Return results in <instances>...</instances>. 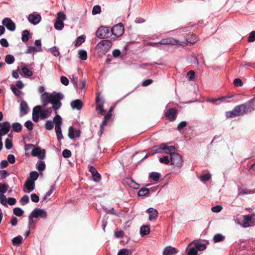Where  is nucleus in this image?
I'll use <instances>...</instances> for the list:
<instances>
[{
    "label": "nucleus",
    "instance_id": "nucleus-1",
    "mask_svg": "<svg viewBox=\"0 0 255 255\" xmlns=\"http://www.w3.org/2000/svg\"><path fill=\"white\" fill-rule=\"evenodd\" d=\"M64 97L63 95L60 93L53 92L48 93L45 92L41 96V99L43 106H46L48 103L52 104V108L57 113L56 111L62 106L60 100Z\"/></svg>",
    "mask_w": 255,
    "mask_h": 255
},
{
    "label": "nucleus",
    "instance_id": "nucleus-2",
    "mask_svg": "<svg viewBox=\"0 0 255 255\" xmlns=\"http://www.w3.org/2000/svg\"><path fill=\"white\" fill-rule=\"evenodd\" d=\"M248 105L242 104L237 106L231 111L227 112L226 116L227 118H232L246 114L248 112Z\"/></svg>",
    "mask_w": 255,
    "mask_h": 255
},
{
    "label": "nucleus",
    "instance_id": "nucleus-3",
    "mask_svg": "<svg viewBox=\"0 0 255 255\" xmlns=\"http://www.w3.org/2000/svg\"><path fill=\"white\" fill-rule=\"evenodd\" d=\"M54 122L55 125V130L58 140H60L63 138L62 134L61 126L62 124L61 117L59 115H56L53 118Z\"/></svg>",
    "mask_w": 255,
    "mask_h": 255
},
{
    "label": "nucleus",
    "instance_id": "nucleus-4",
    "mask_svg": "<svg viewBox=\"0 0 255 255\" xmlns=\"http://www.w3.org/2000/svg\"><path fill=\"white\" fill-rule=\"evenodd\" d=\"M241 225L244 228H248L255 225V214H252L244 215Z\"/></svg>",
    "mask_w": 255,
    "mask_h": 255
},
{
    "label": "nucleus",
    "instance_id": "nucleus-5",
    "mask_svg": "<svg viewBox=\"0 0 255 255\" xmlns=\"http://www.w3.org/2000/svg\"><path fill=\"white\" fill-rule=\"evenodd\" d=\"M66 15L62 12H59L57 14V17L54 23V27L56 29L60 30L64 27L63 21L66 19Z\"/></svg>",
    "mask_w": 255,
    "mask_h": 255
},
{
    "label": "nucleus",
    "instance_id": "nucleus-6",
    "mask_svg": "<svg viewBox=\"0 0 255 255\" xmlns=\"http://www.w3.org/2000/svg\"><path fill=\"white\" fill-rule=\"evenodd\" d=\"M112 46V42L109 40H103L98 43L97 49L103 52H107Z\"/></svg>",
    "mask_w": 255,
    "mask_h": 255
},
{
    "label": "nucleus",
    "instance_id": "nucleus-7",
    "mask_svg": "<svg viewBox=\"0 0 255 255\" xmlns=\"http://www.w3.org/2000/svg\"><path fill=\"white\" fill-rule=\"evenodd\" d=\"M96 36L101 39H105L111 36V31L108 27L101 26L96 31Z\"/></svg>",
    "mask_w": 255,
    "mask_h": 255
},
{
    "label": "nucleus",
    "instance_id": "nucleus-8",
    "mask_svg": "<svg viewBox=\"0 0 255 255\" xmlns=\"http://www.w3.org/2000/svg\"><path fill=\"white\" fill-rule=\"evenodd\" d=\"M171 164L175 167H180L182 165V159L181 155L178 153H173L170 156Z\"/></svg>",
    "mask_w": 255,
    "mask_h": 255
},
{
    "label": "nucleus",
    "instance_id": "nucleus-9",
    "mask_svg": "<svg viewBox=\"0 0 255 255\" xmlns=\"http://www.w3.org/2000/svg\"><path fill=\"white\" fill-rule=\"evenodd\" d=\"M159 43L161 45H181L185 46L186 45L185 42H180L177 40L172 38L169 37L167 38L162 39L160 41H159Z\"/></svg>",
    "mask_w": 255,
    "mask_h": 255
},
{
    "label": "nucleus",
    "instance_id": "nucleus-10",
    "mask_svg": "<svg viewBox=\"0 0 255 255\" xmlns=\"http://www.w3.org/2000/svg\"><path fill=\"white\" fill-rule=\"evenodd\" d=\"M124 32V27L122 23H119L115 25L111 29V35H114L117 37H120L122 35Z\"/></svg>",
    "mask_w": 255,
    "mask_h": 255
},
{
    "label": "nucleus",
    "instance_id": "nucleus-11",
    "mask_svg": "<svg viewBox=\"0 0 255 255\" xmlns=\"http://www.w3.org/2000/svg\"><path fill=\"white\" fill-rule=\"evenodd\" d=\"M45 150L41 149L39 147H34L32 150L31 154L33 156H37L39 159H43L45 157Z\"/></svg>",
    "mask_w": 255,
    "mask_h": 255
},
{
    "label": "nucleus",
    "instance_id": "nucleus-12",
    "mask_svg": "<svg viewBox=\"0 0 255 255\" xmlns=\"http://www.w3.org/2000/svg\"><path fill=\"white\" fill-rule=\"evenodd\" d=\"M2 24L11 31H13L15 29V24L10 18H4L2 20Z\"/></svg>",
    "mask_w": 255,
    "mask_h": 255
},
{
    "label": "nucleus",
    "instance_id": "nucleus-13",
    "mask_svg": "<svg viewBox=\"0 0 255 255\" xmlns=\"http://www.w3.org/2000/svg\"><path fill=\"white\" fill-rule=\"evenodd\" d=\"M31 216L34 218L40 217L45 219L47 217V213L43 209L36 208L31 212Z\"/></svg>",
    "mask_w": 255,
    "mask_h": 255
},
{
    "label": "nucleus",
    "instance_id": "nucleus-14",
    "mask_svg": "<svg viewBox=\"0 0 255 255\" xmlns=\"http://www.w3.org/2000/svg\"><path fill=\"white\" fill-rule=\"evenodd\" d=\"M10 128V125L8 122H5L1 124L0 127V137L7 134Z\"/></svg>",
    "mask_w": 255,
    "mask_h": 255
},
{
    "label": "nucleus",
    "instance_id": "nucleus-15",
    "mask_svg": "<svg viewBox=\"0 0 255 255\" xmlns=\"http://www.w3.org/2000/svg\"><path fill=\"white\" fill-rule=\"evenodd\" d=\"M41 17L40 14L33 13L29 15L28 20L30 23L33 24H37L41 20Z\"/></svg>",
    "mask_w": 255,
    "mask_h": 255
},
{
    "label": "nucleus",
    "instance_id": "nucleus-16",
    "mask_svg": "<svg viewBox=\"0 0 255 255\" xmlns=\"http://www.w3.org/2000/svg\"><path fill=\"white\" fill-rule=\"evenodd\" d=\"M89 170L92 175L93 180L95 182H99L101 178V175L98 172L96 168L93 166H90L89 167Z\"/></svg>",
    "mask_w": 255,
    "mask_h": 255
},
{
    "label": "nucleus",
    "instance_id": "nucleus-17",
    "mask_svg": "<svg viewBox=\"0 0 255 255\" xmlns=\"http://www.w3.org/2000/svg\"><path fill=\"white\" fill-rule=\"evenodd\" d=\"M80 135V130L75 129L72 127H70L68 130V136L70 139H74L75 137H79Z\"/></svg>",
    "mask_w": 255,
    "mask_h": 255
},
{
    "label": "nucleus",
    "instance_id": "nucleus-18",
    "mask_svg": "<svg viewBox=\"0 0 255 255\" xmlns=\"http://www.w3.org/2000/svg\"><path fill=\"white\" fill-rule=\"evenodd\" d=\"M146 212L149 214V220L150 221H154L156 220L158 212L156 209L153 208H150L146 210Z\"/></svg>",
    "mask_w": 255,
    "mask_h": 255
},
{
    "label": "nucleus",
    "instance_id": "nucleus-19",
    "mask_svg": "<svg viewBox=\"0 0 255 255\" xmlns=\"http://www.w3.org/2000/svg\"><path fill=\"white\" fill-rule=\"evenodd\" d=\"M162 149L163 152L165 153L169 154L171 155V154L176 153V148L174 146H169L166 143H162Z\"/></svg>",
    "mask_w": 255,
    "mask_h": 255
},
{
    "label": "nucleus",
    "instance_id": "nucleus-20",
    "mask_svg": "<svg viewBox=\"0 0 255 255\" xmlns=\"http://www.w3.org/2000/svg\"><path fill=\"white\" fill-rule=\"evenodd\" d=\"M176 114L177 111L173 108H171L167 110L165 116L170 121H173L176 117Z\"/></svg>",
    "mask_w": 255,
    "mask_h": 255
},
{
    "label": "nucleus",
    "instance_id": "nucleus-21",
    "mask_svg": "<svg viewBox=\"0 0 255 255\" xmlns=\"http://www.w3.org/2000/svg\"><path fill=\"white\" fill-rule=\"evenodd\" d=\"M28 111V107L27 103L22 100L20 104V116L21 117L26 115Z\"/></svg>",
    "mask_w": 255,
    "mask_h": 255
},
{
    "label": "nucleus",
    "instance_id": "nucleus-22",
    "mask_svg": "<svg viewBox=\"0 0 255 255\" xmlns=\"http://www.w3.org/2000/svg\"><path fill=\"white\" fill-rule=\"evenodd\" d=\"M83 105L82 102L79 99L73 100L70 103V106L73 110H80L82 108Z\"/></svg>",
    "mask_w": 255,
    "mask_h": 255
},
{
    "label": "nucleus",
    "instance_id": "nucleus-23",
    "mask_svg": "<svg viewBox=\"0 0 255 255\" xmlns=\"http://www.w3.org/2000/svg\"><path fill=\"white\" fill-rule=\"evenodd\" d=\"M178 253V251L175 248L171 246L166 247L163 252V255H175Z\"/></svg>",
    "mask_w": 255,
    "mask_h": 255
},
{
    "label": "nucleus",
    "instance_id": "nucleus-24",
    "mask_svg": "<svg viewBox=\"0 0 255 255\" xmlns=\"http://www.w3.org/2000/svg\"><path fill=\"white\" fill-rule=\"evenodd\" d=\"M52 110L51 108L42 110L40 111V117L43 119H46L50 116Z\"/></svg>",
    "mask_w": 255,
    "mask_h": 255
},
{
    "label": "nucleus",
    "instance_id": "nucleus-25",
    "mask_svg": "<svg viewBox=\"0 0 255 255\" xmlns=\"http://www.w3.org/2000/svg\"><path fill=\"white\" fill-rule=\"evenodd\" d=\"M24 186L27 189V191H26L24 190L25 192L30 193L34 189V182L33 181L30 180L29 178L27 179L26 182L25 183Z\"/></svg>",
    "mask_w": 255,
    "mask_h": 255
},
{
    "label": "nucleus",
    "instance_id": "nucleus-26",
    "mask_svg": "<svg viewBox=\"0 0 255 255\" xmlns=\"http://www.w3.org/2000/svg\"><path fill=\"white\" fill-rule=\"evenodd\" d=\"M193 244L194 242H191L189 244L188 246H190ZM194 247L197 249L198 251H202L206 249V246L203 243L197 242L194 243Z\"/></svg>",
    "mask_w": 255,
    "mask_h": 255
},
{
    "label": "nucleus",
    "instance_id": "nucleus-27",
    "mask_svg": "<svg viewBox=\"0 0 255 255\" xmlns=\"http://www.w3.org/2000/svg\"><path fill=\"white\" fill-rule=\"evenodd\" d=\"M150 232V228L148 226L143 225L140 228V235L143 236L149 234Z\"/></svg>",
    "mask_w": 255,
    "mask_h": 255
},
{
    "label": "nucleus",
    "instance_id": "nucleus-28",
    "mask_svg": "<svg viewBox=\"0 0 255 255\" xmlns=\"http://www.w3.org/2000/svg\"><path fill=\"white\" fill-rule=\"evenodd\" d=\"M162 143L159 146H155L153 147V148L149 151V153L153 154L154 153H161L163 152V149H162Z\"/></svg>",
    "mask_w": 255,
    "mask_h": 255
},
{
    "label": "nucleus",
    "instance_id": "nucleus-29",
    "mask_svg": "<svg viewBox=\"0 0 255 255\" xmlns=\"http://www.w3.org/2000/svg\"><path fill=\"white\" fill-rule=\"evenodd\" d=\"M22 237L21 236H18L12 239V243L13 246H18L22 243Z\"/></svg>",
    "mask_w": 255,
    "mask_h": 255
},
{
    "label": "nucleus",
    "instance_id": "nucleus-30",
    "mask_svg": "<svg viewBox=\"0 0 255 255\" xmlns=\"http://www.w3.org/2000/svg\"><path fill=\"white\" fill-rule=\"evenodd\" d=\"M255 193L254 190H251L249 189H240L239 191V194L241 195H247V194H253Z\"/></svg>",
    "mask_w": 255,
    "mask_h": 255
},
{
    "label": "nucleus",
    "instance_id": "nucleus-31",
    "mask_svg": "<svg viewBox=\"0 0 255 255\" xmlns=\"http://www.w3.org/2000/svg\"><path fill=\"white\" fill-rule=\"evenodd\" d=\"M38 108L39 110H40V107L37 106L35 107L33 109V113H32V120L35 122H37L39 120V112H36L35 109L36 108Z\"/></svg>",
    "mask_w": 255,
    "mask_h": 255
},
{
    "label": "nucleus",
    "instance_id": "nucleus-32",
    "mask_svg": "<svg viewBox=\"0 0 255 255\" xmlns=\"http://www.w3.org/2000/svg\"><path fill=\"white\" fill-rule=\"evenodd\" d=\"M22 73L27 77H30L33 75V72L28 69L27 67L24 66L21 68Z\"/></svg>",
    "mask_w": 255,
    "mask_h": 255
},
{
    "label": "nucleus",
    "instance_id": "nucleus-33",
    "mask_svg": "<svg viewBox=\"0 0 255 255\" xmlns=\"http://www.w3.org/2000/svg\"><path fill=\"white\" fill-rule=\"evenodd\" d=\"M79 58L82 60H86L87 58V53L85 50H80L78 51Z\"/></svg>",
    "mask_w": 255,
    "mask_h": 255
},
{
    "label": "nucleus",
    "instance_id": "nucleus-34",
    "mask_svg": "<svg viewBox=\"0 0 255 255\" xmlns=\"http://www.w3.org/2000/svg\"><path fill=\"white\" fill-rule=\"evenodd\" d=\"M127 183L130 187L133 188V189H137L139 187L138 184L136 183L135 181L131 179H128L127 180Z\"/></svg>",
    "mask_w": 255,
    "mask_h": 255
},
{
    "label": "nucleus",
    "instance_id": "nucleus-35",
    "mask_svg": "<svg viewBox=\"0 0 255 255\" xmlns=\"http://www.w3.org/2000/svg\"><path fill=\"white\" fill-rule=\"evenodd\" d=\"M29 32L27 30H25L22 32V41L24 42H26L28 40Z\"/></svg>",
    "mask_w": 255,
    "mask_h": 255
},
{
    "label": "nucleus",
    "instance_id": "nucleus-36",
    "mask_svg": "<svg viewBox=\"0 0 255 255\" xmlns=\"http://www.w3.org/2000/svg\"><path fill=\"white\" fill-rule=\"evenodd\" d=\"M14 60L15 58L14 56L10 54L7 55L5 58V62L8 64H12L14 62Z\"/></svg>",
    "mask_w": 255,
    "mask_h": 255
},
{
    "label": "nucleus",
    "instance_id": "nucleus-37",
    "mask_svg": "<svg viewBox=\"0 0 255 255\" xmlns=\"http://www.w3.org/2000/svg\"><path fill=\"white\" fill-rule=\"evenodd\" d=\"M13 130L15 132H19L21 130L22 126L18 123H14L12 125Z\"/></svg>",
    "mask_w": 255,
    "mask_h": 255
},
{
    "label": "nucleus",
    "instance_id": "nucleus-38",
    "mask_svg": "<svg viewBox=\"0 0 255 255\" xmlns=\"http://www.w3.org/2000/svg\"><path fill=\"white\" fill-rule=\"evenodd\" d=\"M225 239L224 236L220 234H217L214 237L213 240L215 243H218L222 241H223Z\"/></svg>",
    "mask_w": 255,
    "mask_h": 255
},
{
    "label": "nucleus",
    "instance_id": "nucleus-39",
    "mask_svg": "<svg viewBox=\"0 0 255 255\" xmlns=\"http://www.w3.org/2000/svg\"><path fill=\"white\" fill-rule=\"evenodd\" d=\"M36 168L39 171H43L45 168V164L43 161H39L36 164Z\"/></svg>",
    "mask_w": 255,
    "mask_h": 255
},
{
    "label": "nucleus",
    "instance_id": "nucleus-40",
    "mask_svg": "<svg viewBox=\"0 0 255 255\" xmlns=\"http://www.w3.org/2000/svg\"><path fill=\"white\" fill-rule=\"evenodd\" d=\"M149 193V190L147 188H142L138 192V195L139 197H143Z\"/></svg>",
    "mask_w": 255,
    "mask_h": 255
},
{
    "label": "nucleus",
    "instance_id": "nucleus-41",
    "mask_svg": "<svg viewBox=\"0 0 255 255\" xmlns=\"http://www.w3.org/2000/svg\"><path fill=\"white\" fill-rule=\"evenodd\" d=\"M149 177L155 181H157L159 179L160 174L157 172H151L149 175Z\"/></svg>",
    "mask_w": 255,
    "mask_h": 255
},
{
    "label": "nucleus",
    "instance_id": "nucleus-42",
    "mask_svg": "<svg viewBox=\"0 0 255 255\" xmlns=\"http://www.w3.org/2000/svg\"><path fill=\"white\" fill-rule=\"evenodd\" d=\"M112 116L111 114L108 113L104 117V119L102 123V125H101V128H102L103 126H105L107 124V123L108 121L111 119Z\"/></svg>",
    "mask_w": 255,
    "mask_h": 255
},
{
    "label": "nucleus",
    "instance_id": "nucleus-43",
    "mask_svg": "<svg viewBox=\"0 0 255 255\" xmlns=\"http://www.w3.org/2000/svg\"><path fill=\"white\" fill-rule=\"evenodd\" d=\"M13 214L16 216H21L24 212L21 208L19 207H16L13 209Z\"/></svg>",
    "mask_w": 255,
    "mask_h": 255
},
{
    "label": "nucleus",
    "instance_id": "nucleus-44",
    "mask_svg": "<svg viewBox=\"0 0 255 255\" xmlns=\"http://www.w3.org/2000/svg\"><path fill=\"white\" fill-rule=\"evenodd\" d=\"M49 51L53 54L54 56H58L60 54L58 49L56 47H53L49 49Z\"/></svg>",
    "mask_w": 255,
    "mask_h": 255
},
{
    "label": "nucleus",
    "instance_id": "nucleus-45",
    "mask_svg": "<svg viewBox=\"0 0 255 255\" xmlns=\"http://www.w3.org/2000/svg\"><path fill=\"white\" fill-rule=\"evenodd\" d=\"M85 41V38L83 36H79L75 42V45L76 47L80 46Z\"/></svg>",
    "mask_w": 255,
    "mask_h": 255
},
{
    "label": "nucleus",
    "instance_id": "nucleus-46",
    "mask_svg": "<svg viewBox=\"0 0 255 255\" xmlns=\"http://www.w3.org/2000/svg\"><path fill=\"white\" fill-rule=\"evenodd\" d=\"M39 176L38 173L36 171H32L30 173L29 179L34 182Z\"/></svg>",
    "mask_w": 255,
    "mask_h": 255
},
{
    "label": "nucleus",
    "instance_id": "nucleus-47",
    "mask_svg": "<svg viewBox=\"0 0 255 255\" xmlns=\"http://www.w3.org/2000/svg\"><path fill=\"white\" fill-rule=\"evenodd\" d=\"M101 9L100 6L99 5H96L93 8L92 14L93 15L99 14L101 12Z\"/></svg>",
    "mask_w": 255,
    "mask_h": 255
},
{
    "label": "nucleus",
    "instance_id": "nucleus-48",
    "mask_svg": "<svg viewBox=\"0 0 255 255\" xmlns=\"http://www.w3.org/2000/svg\"><path fill=\"white\" fill-rule=\"evenodd\" d=\"M6 198L3 194H0V203L2 205L7 206Z\"/></svg>",
    "mask_w": 255,
    "mask_h": 255
},
{
    "label": "nucleus",
    "instance_id": "nucleus-49",
    "mask_svg": "<svg viewBox=\"0 0 255 255\" xmlns=\"http://www.w3.org/2000/svg\"><path fill=\"white\" fill-rule=\"evenodd\" d=\"M197 41V37L195 35L192 34L190 37L187 38V41L188 43L194 44Z\"/></svg>",
    "mask_w": 255,
    "mask_h": 255
},
{
    "label": "nucleus",
    "instance_id": "nucleus-50",
    "mask_svg": "<svg viewBox=\"0 0 255 255\" xmlns=\"http://www.w3.org/2000/svg\"><path fill=\"white\" fill-rule=\"evenodd\" d=\"M8 186L5 184L0 183V194L5 193L7 190Z\"/></svg>",
    "mask_w": 255,
    "mask_h": 255
},
{
    "label": "nucleus",
    "instance_id": "nucleus-51",
    "mask_svg": "<svg viewBox=\"0 0 255 255\" xmlns=\"http://www.w3.org/2000/svg\"><path fill=\"white\" fill-rule=\"evenodd\" d=\"M5 146L7 149H10L12 147L11 140L9 138H6L5 141Z\"/></svg>",
    "mask_w": 255,
    "mask_h": 255
},
{
    "label": "nucleus",
    "instance_id": "nucleus-52",
    "mask_svg": "<svg viewBox=\"0 0 255 255\" xmlns=\"http://www.w3.org/2000/svg\"><path fill=\"white\" fill-rule=\"evenodd\" d=\"M53 122L52 121H48L45 123V128L48 130H51L53 128Z\"/></svg>",
    "mask_w": 255,
    "mask_h": 255
},
{
    "label": "nucleus",
    "instance_id": "nucleus-53",
    "mask_svg": "<svg viewBox=\"0 0 255 255\" xmlns=\"http://www.w3.org/2000/svg\"><path fill=\"white\" fill-rule=\"evenodd\" d=\"M29 201V197L27 195L23 196L20 199V202L22 205H25Z\"/></svg>",
    "mask_w": 255,
    "mask_h": 255
},
{
    "label": "nucleus",
    "instance_id": "nucleus-54",
    "mask_svg": "<svg viewBox=\"0 0 255 255\" xmlns=\"http://www.w3.org/2000/svg\"><path fill=\"white\" fill-rule=\"evenodd\" d=\"M211 177L210 174H204L200 177V179L202 181L205 182L209 180Z\"/></svg>",
    "mask_w": 255,
    "mask_h": 255
},
{
    "label": "nucleus",
    "instance_id": "nucleus-55",
    "mask_svg": "<svg viewBox=\"0 0 255 255\" xmlns=\"http://www.w3.org/2000/svg\"><path fill=\"white\" fill-rule=\"evenodd\" d=\"M97 109L99 110L100 114L102 115L105 114V110L104 109V105L103 102L99 104L97 107Z\"/></svg>",
    "mask_w": 255,
    "mask_h": 255
},
{
    "label": "nucleus",
    "instance_id": "nucleus-56",
    "mask_svg": "<svg viewBox=\"0 0 255 255\" xmlns=\"http://www.w3.org/2000/svg\"><path fill=\"white\" fill-rule=\"evenodd\" d=\"M233 83L236 87H242L243 85V83L240 78L235 79Z\"/></svg>",
    "mask_w": 255,
    "mask_h": 255
},
{
    "label": "nucleus",
    "instance_id": "nucleus-57",
    "mask_svg": "<svg viewBox=\"0 0 255 255\" xmlns=\"http://www.w3.org/2000/svg\"><path fill=\"white\" fill-rule=\"evenodd\" d=\"M62 155L64 158H69L71 156V152L70 150L64 149L62 152Z\"/></svg>",
    "mask_w": 255,
    "mask_h": 255
},
{
    "label": "nucleus",
    "instance_id": "nucleus-58",
    "mask_svg": "<svg viewBox=\"0 0 255 255\" xmlns=\"http://www.w3.org/2000/svg\"><path fill=\"white\" fill-rule=\"evenodd\" d=\"M198 252V251L194 246L190 249L188 253V255H197Z\"/></svg>",
    "mask_w": 255,
    "mask_h": 255
},
{
    "label": "nucleus",
    "instance_id": "nucleus-59",
    "mask_svg": "<svg viewBox=\"0 0 255 255\" xmlns=\"http://www.w3.org/2000/svg\"><path fill=\"white\" fill-rule=\"evenodd\" d=\"M24 126L28 130H31L33 129V124L30 121H26L25 123Z\"/></svg>",
    "mask_w": 255,
    "mask_h": 255
},
{
    "label": "nucleus",
    "instance_id": "nucleus-60",
    "mask_svg": "<svg viewBox=\"0 0 255 255\" xmlns=\"http://www.w3.org/2000/svg\"><path fill=\"white\" fill-rule=\"evenodd\" d=\"M71 82L73 83L76 89L78 88V78L77 76L72 75Z\"/></svg>",
    "mask_w": 255,
    "mask_h": 255
},
{
    "label": "nucleus",
    "instance_id": "nucleus-61",
    "mask_svg": "<svg viewBox=\"0 0 255 255\" xmlns=\"http://www.w3.org/2000/svg\"><path fill=\"white\" fill-rule=\"evenodd\" d=\"M222 209V207L220 205H217L214 207H213L211 208V210L214 213H218L220 212Z\"/></svg>",
    "mask_w": 255,
    "mask_h": 255
},
{
    "label": "nucleus",
    "instance_id": "nucleus-62",
    "mask_svg": "<svg viewBox=\"0 0 255 255\" xmlns=\"http://www.w3.org/2000/svg\"><path fill=\"white\" fill-rule=\"evenodd\" d=\"M159 161L162 163L168 164L169 162L168 156H165L159 158Z\"/></svg>",
    "mask_w": 255,
    "mask_h": 255
},
{
    "label": "nucleus",
    "instance_id": "nucleus-63",
    "mask_svg": "<svg viewBox=\"0 0 255 255\" xmlns=\"http://www.w3.org/2000/svg\"><path fill=\"white\" fill-rule=\"evenodd\" d=\"M248 41L250 42H254L255 41V31H253L250 34Z\"/></svg>",
    "mask_w": 255,
    "mask_h": 255
},
{
    "label": "nucleus",
    "instance_id": "nucleus-64",
    "mask_svg": "<svg viewBox=\"0 0 255 255\" xmlns=\"http://www.w3.org/2000/svg\"><path fill=\"white\" fill-rule=\"evenodd\" d=\"M0 44L2 46L4 47H7L9 45L7 40L5 38H2L0 40Z\"/></svg>",
    "mask_w": 255,
    "mask_h": 255
}]
</instances>
